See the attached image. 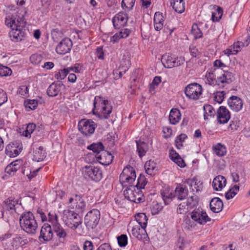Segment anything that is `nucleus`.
Masks as SVG:
<instances>
[{"instance_id":"f257e3e1","label":"nucleus","mask_w":250,"mask_h":250,"mask_svg":"<svg viewBox=\"0 0 250 250\" xmlns=\"http://www.w3.org/2000/svg\"><path fill=\"white\" fill-rule=\"evenodd\" d=\"M20 224L21 229L28 234H36L38 225L32 212H23L20 217Z\"/></svg>"},{"instance_id":"f03ea898","label":"nucleus","mask_w":250,"mask_h":250,"mask_svg":"<svg viewBox=\"0 0 250 250\" xmlns=\"http://www.w3.org/2000/svg\"><path fill=\"white\" fill-rule=\"evenodd\" d=\"M214 77L213 79H207L208 84L217 88H223L232 83L235 78L234 75L228 70L223 71V73L220 75L213 74Z\"/></svg>"},{"instance_id":"7ed1b4c3","label":"nucleus","mask_w":250,"mask_h":250,"mask_svg":"<svg viewBox=\"0 0 250 250\" xmlns=\"http://www.w3.org/2000/svg\"><path fill=\"white\" fill-rule=\"evenodd\" d=\"M161 195L165 205H168L175 197L179 200L186 199L188 195V189L185 185L179 184L173 193L165 190L161 192Z\"/></svg>"},{"instance_id":"20e7f679","label":"nucleus","mask_w":250,"mask_h":250,"mask_svg":"<svg viewBox=\"0 0 250 250\" xmlns=\"http://www.w3.org/2000/svg\"><path fill=\"white\" fill-rule=\"evenodd\" d=\"M63 221L67 227L75 230L81 225L83 219L77 213L68 210L64 212Z\"/></svg>"},{"instance_id":"39448f33","label":"nucleus","mask_w":250,"mask_h":250,"mask_svg":"<svg viewBox=\"0 0 250 250\" xmlns=\"http://www.w3.org/2000/svg\"><path fill=\"white\" fill-rule=\"evenodd\" d=\"M83 174L85 179L96 183L100 181L103 176L102 169L93 165L83 167Z\"/></svg>"},{"instance_id":"423d86ee","label":"nucleus","mask_w":250,"mask_h":250,"mask_svg":"<svg viewBox=\"0 0 250 250\" xmlns=\"http://www.w3.org/2000/svg\"><path fill=\"white\" fill-rule=\"evenodd\" d=\"M124 195L125 199L137 204L142 203L145 200L142 190L134 186L126 188L124 191Z\"/></svg>"},{"instance_id":"0eeeda50","label":"nucleus","mask_w":250,"mask_h":250,"mask_svg":"<svg viewBox=\"0 0 250 250\" xmlns=\"http://www.w3.org/2000/svg\"><path fill=\"white\" fill-rule=\"evenodd\" d=\"M136 178L134 169L129 166L125 167L120 175V181L124 187L131 188Z\"/></svg>"},{"instance_id":"6e6552de","label":"nucleus","mask_w":250,"mask_h":250,"mask_svg":"<svg viewBox=\"0 0 250 250\" xmlns=\"http://www.w3.org/2000/svg\"><path fill=\"white\" fill-rule=\"evenodd\" d=\"M161 62L165 68H171L183 64L185 58L183 57H176L169 53H166L162 57Z\"/></svg>"},{"instance_id":"1a4fd4ad","label":"nucleus","mask_w":250,"mask_h":250,"mask_svg":"<svg viewBox=\"0 0 250 250\" xmlns=\"http://www.w3.org/2000/svg\"><path fill=\"white\" fill-rule=\"evenodd\" d=\"M100 219V212L97 209L89 211L85 216L84 221L87 229L95 228L99 223Z\"/></svg>"},{"instance_id":"9d476101","label":"nucleus","mask_w":250,"mask_h":250,"mask_svg":"<svg viewBox=\"0 0 250 250\" xmlns=\"http://www.w3.org/2000/svg\"><path fill=\"white\" fill-rule=\"evenodd\" d=\"M202 90V86L200 84L194 83L188 84L185 87L184 92L189 99L197 100L200 98Z\"/></svg>"},{"instance_id":"9b49d317","label":"nucleus","mask_w":250,"mask_h":250,"mask_svg":"<svg viewBox=\"0 0 250 250\" xmlns=\"http://www.w3.org/2000/svg\"><path fill=\"white\" fill-rule=\"evenodd\" d=\"M96 126V124L91 119H83L78 124L79 130L85 136L93 134Z\"/></svg>"},{"instance_id":"f8f14e48","label":"nucleus","mask_w":250,"mask_h":250,"mask_svg":"<svg viewBox=\"0 0 250 250\" xmlns=\"http://www.w3.org/2000/svg\"><path fill=\"white\" fill-rule=\"evenodd\" d=\"M191 218L195 222L201 225L210 221V218L208 217L206 212L201 208L194 209L191 212Z\"/></svg>"},{"instance_id":"ddd939ff","label":"nucleus","mask_w":250,"mask_h":250,"mask_svg":"<svg viewBox=\"0 0 250 250\" xmlns=\"http://www.w3.org/2000/svg\"><path fill=\"white\" fill-rule=\"evenodd\" d=\"M53 229L49 224L44 223L41 228L39 240L41 242H49L51 241L53 236Z\"/></svg>"},{"instance_id":"4468645a","label":"nucleus","mask_w":250,"mask_h":250,"mask_svg":"<svg viewBox=\"0 0 250 250\" xmlns=\"http://www.w3.org/2000/svg\"><path fill=\"white\" fill-rule=\"evenodd\" d=\"M72 45L71 40L68 38H65L56 46V51L59 54L64 55L70 51Z\"/></svg>"},{"instance_id":"2eb2a0df","label":"nucleus","mask_w":250,"mask_h":250,"mask_svg":"<svg viewBox=\"0 0 250 250\" xmlns=\"http://www.w3.org/2000/svg\"><path fill=\"white\" fill-rule=\"evenodd\" d=\"M87 148L92 150L93 152L92 153H89L87 156V159L89 157L93 158V160L91 161L89 160V162L92 163L95 162V158L96 159L97 156H99L100 154L104 151V146L101 142H98L97 143H93L89 145L87 147Z\"/></svg>"},{"instance_id":"dca6fc26","label":"nucleus","mask_w":250,"mask_h":250,"mask_svg":"<svg viewBox=\"0 0 250 250\" xmlns=\"http://www.w3.org/2000/svg\"><path fill=\"white\" fill-rule=\"evenodd\" d=\"M99 101L101 102V104L102 106V113L103 115L104 119H107L112 112V107L110 104L109 101L107 100H104L102 97L100 96H96L95 97L94 102V105H95L96 102Z\"/></svg>"},{"instance_id":"f3484780","label":"nucleus","mask_w":250,"mask_h":250,"mask_svg":"<svg viewBox=\"0 0 250 250\" xmlns=\"http://www.w3.org/2000/svg\"><path fill=\"white\" fill-rule=\"evenodd\" d=\"M12 28L9 33L11 40L15 42L22 41L25 36V29L22 28L18 27V25Z\"/></svg>"},{"instance_id":"a211bd4d","label":"nucleus","mask_w":250,"mask_h":250,"mask_svg":"<svg viewBox=\"0 0 250 250\" xmlns=\"http://www.w3.org/2000/svg\"><path fill=\"white\" fill-rule=\"evenodd\" d=\"M128 20L127 14L124 12H119L112 19V22L116 28H120L126 25Z\"/></svg>"},{"instance_id":"6ab92c4d","label":"nucleus","mask_w":250,"mask_h":250,"mask_svg":"<svg viewBox=\"0 0 250 250\" xmlns=\"http://www.w3.org/2000/svg\"><path fill=\"white\" fill-rule=\"evenodd\" d=\"M228 104L231 110L238 112L242 108L243 102L239 97L232 96L228 100Z\"/></svg>"},{"instance_id":"aec40b11","label":"nucleus","mask_w":250,"mask_h":250,"mask_svg":"<svg viewBox=\"0 0 250 250\" xmlns=\"http://www.w3.org/2000/svg\"><path fill=\"white\" fill-rule=\"evenodd\" d=\"M217 114V120L221 124L227 123L230 118L229 111L224 106L219 108Z\"/></svg>"},{"instance_id":"412c9836","label":"nucleus","mask_w":250,"mask_h":250,"mask_svg":"<svg viewBox=\"0 0 250 250\" xmlns=\"http://www.w3.org/2000/svg\"><path fill=\"white\" fill-rule=\"evenodd\" d=\"M64 86L62 82L58 81L50 84L47 88V94L50 97H55L58 95L61 90V88Z\"/></svg>"},{"instance_id":"4be33fe9","label":"nucleus","mask_w":250,"mask_h":250,"mask_svg":"<svg viewBox=\"0 0 250 250\" xmlns=\"http://www.w3.org/2000/svg\"><path fill=\"white\" fill-rule=\"evenodd\" d=\"M100 164L107 166L110 164L113 160V156L108 151H103L99 156L95 159Z\"/></svg>"},{"instance_id":"5701e85b","label":"nucleus","mask_w":250,"mask_h":250,"mask_svg":"<svg viewBox=\"0 0 250 250\" xmlns=\"http://www.w3.org/2000/svg\"><path fill=\"white\" fill-rule=\"evenodd\" d=\"M53 231L56 234L57 237L59 238L60 242L63 243L67 236V233L66 230L59 223L56 224L53 227Z\"/></svg>"},{"instance_id":"b1692460","label":"nucleus","mask_w":250,"mask_h":250,"mask_svg":"<svg viewBox=\"0 0 250 250\" xmlns=\"http://www.w3.org/2000/svg\"><path fill=\"white\" fill-rule=\"evenodd\" d=\"M210 208L211 211L215 213L220 212L223 208L222 201L218 197H214L210 202Z\"/></svg>"},{"instance_id":"393cba45","label":"nucleus","mask_w":250,"mask_h":250,"mask_svg":"<svg viewBox=\"0 0 250 250\" xmlns=\"http://www.w3.org/2000/svg\"><path fill=\"white\" fill-rule=\"evenodd\" d=\"M227 183V180L225 177L218 175L215 177L212 182V187L214 190H219L222 189Z\"/></svg>"},{"instance_id":"a878e982","label":"nucleus","mask_w":250,"mask_h":250,"mask_svg":"<svg viewBox=\"0 0 250 250\" xmlns=\"http://www.w3.org/2000/svg\"><path fill=\"white\" fill-rule=\"evenodd\" d=\"M21 151V148H18L14 144H8L5 147V153L10 157H14L19 155Z\"/></svg>"},{"instance_id":"bb28decb","label":"nucleus","mask_w":250,"mask_h":250,"mask_svg":"<svg viewBox=\"0 0 250 250\" xmlns=\"http://www.w3.org/2000/svg\"><path fill=\"white\" fill-rule=\"evenodd\" d=\"M169 157L170 159L176 163L179 167H184L186 166V164L184 160L173 149L170 150Z\"/></svg>"},{"instance_id":"cd10ccee","label":"nucleus","mask_w":250,"mask_h":250,"mask_svg":"<svg viewBox=\"0 0 250 250\" xmlns=\"http://www.w3.org/2000/svg\"><path fill=\"white\" fill-rule=\"evenodd\" d=\"M227 67L226 65L222 62L220 60H216L214 62L213 66L211 68L212 69V74H218L220 75L223 73V71L226 70L224 68H226Z\"/></svg>"},{"instance_id":"c85d7f7f","label":"nucleus","mask_w":250,"mask_h":250,"mask_svg":"<svg viewBox=\"0 0 250 250\" xmlns=\"http://www.w3.org/2000/svg\"><path fill=\"white\" fill-rule=\"evenodd\" d=\"M181 115L180 111L177 108H172L170 112L169 120L170 123L172 125H176L181 119Z\"/></svg>"},{"instance_id":"c756f323","label":"nucleus","mask_w":250,"mask_h":250,"mask_svg":"<svg viewBox=\"0 0 250 250\" xmlns=\"http://www.w3.org/2000/svg\"><path fill=\"white\" fill-rule=\"evenodd\" d=\"M21 161H16L11 163L5 169V171L10 175H14V173L20 169Z\"/></svg>"},{"instance_id":"7c9ffc66","label":"nucleus","mask_w":250,"mask_h":250,"mask_svg":"<svg viewBox=\"0 0 250 250\" xmlns=\"http://www.w3.org/2000/svg\"><path fill=\"white\" fill-rule=\"evenodd\" d=\"M45 150L42 146H40L33 151V160L37 162H41L45 157Z\"/></svg>"},{"instance_id":"2f4dec72","label":"nucleus","mask_w":250,"mask_h":250,"mask_svg":"<svg viewBox=\"0 0 250 250\" xmlns=\"http://www.w3.org/2000/svg\"><path fill=\"white\" fill-rule=\"evenodd\" d=\"M171 5L175 11L180 14L185 10V3L184 0H171Z\"/></svg>"},{"instance_id":"473e14b6","label":"nucleus","mask_w":250,"mask_h":250,"mask_svg":"<svg viewBox=\"0 0 250 250\" xmlns=\"http://www.w3.org/2000/svg\"><path fill=\"white\" fill-rule=\"evenodd\" d=\"M157 164L151 160L146 162L145 165V168L146 173L149 175H154L155 172L157 171Z\"/></svg>"},{"instance_id":"72a5a7b5","label":"nucleus","mask_w":250,"mask_h":250,"mask_svg":"<svg viewBox=\"0 0 250 250\" xmlns=\"http://www.w3.org/2000/svg\"><path fill=\"white\" fill-rule=\"evenodd\" d=\"M137 144V151L138 153L139 156L142 158L146 155L148 150V147L147 144L142 141H136Z\"/></svg>"},{"instance_id":"f704fd0d","label":"nucleus","mask_w":250,"mask_h":250,"mask_svg":"<svg viewBox=\"0 0 250 250\" xmlns=\"http://www.w3.org/2000/svg\"><path fill=\"white\" fill-rule=\"evenodd\" d=\"M140 227L135 226L132 228L131 230L132 235L139 240H142L143 238L146 237L145 233L146 232L145 229H140Z\"/></svg>"},{"instance_id":"c9c22d12","label":"nucleus","mask_w":250,"mask_h":250,"mask_svg":"<svg viewBox=\"0 0 250 250\" xmlns=\"http://www.w3.org/2000/svg\"><path fill=\"white\" fill-rule=\"evenodd\" d=\"M12 241L13 245H11L8 248L10 250H14L15 249H17L19 246L25 245L27 242V239H25L21 236H17L13 238Z\"/></svg>"},{"instance_id":"e433bc0d","label":"nucleus","mask_w":250,"mask_h":250,"mask_svg":"<svg viewBox=\"0 0 250 250\" xmlns=\"http://www.w3.org/2000/svg\"><path fill=\"white\" fill-rule=\"evenodd\" d=\"M135 219L139 224V227L142 229H145L147 225L148 219L145 213H139L135 216Z\"/></svg>"},{"instance_id":"4c0bfd02","label":"nucleus","mask_w":250,"mask_h":250,"mask_svg":"<svg viewBox=\"0 0 250 250\" xmlns=\"http://www.w3.org/2000/svg\"><path fill=\"white\" fill-rule=\"evenodd\" d=\"M213 7L214 9H216V12L212 13V21L213 22L218 21L222 18L223 9L222 7L216 5H213Z\"/></svg>"},{"instance_id":"58836bf2","label":"nucleus","mask_w":250,"mask_h":250,"mask_svg":"<svg viewBox=\"0 0 250 250\" xmlns=\"http://www.w3.org/2000/svg\"><path fill=\"white\" fill-rule=\"evenodd\" d=\"M213 149L214 153L219 157L224 156L227 153L226 146L221 143H218L215 146H213Z\"/></svg>"},{"instance_id":"ea45409f","label":"nucleus","mask_w":250,"mask_h":250,"mask_svg":"<svg viewBox=\"0 0 250 250\" xmlns=\"http://www.w3.org/2000/svg\"><path fill=\"white\" fill-rule=\"evenodd\" d=\"M204 119L207 120L208 117H213L215 114V111L213 107L210 104H205L204 106Z\"/></svg>"},{"instance_id":"a19ab883","label":"nucleus","mask_w":250,"mask_h":250,"mask_svg":"<svg viewBox=\"0 0 250 250\" xmlns=\"http://www.w3.org/2000/svg\"><path fill=\"white\" fill-rule=\"evenodd\" d=\"M239 190V186L235 185L225 193V198L227 200H229L233 198Z\"/></svg>"},{"instance_id":"79ce46f5","label":"nucleus","mask_w":250,"mask_h":250,"mask_svg":"<svg viewBox=\"0 0 250 250\" xmlns=\"http://www.w3.org/2000/svg\"><path fill=\"white\" fill-rule=\"evenodd\" d=\"M75 201H76V208L78 210L79 212H83L85 204L83 200L82 199L81 195L75 194Z\"/></svg>"},{"instance_id":"37998d69","label":"nucleus","mask_w":250,"mask_h":250,"mask_svg":"<svg viewBox=\"0 0 250 250\" xmlns=\"http://www.w3.org/2000/svg\"><path fill=\"white\" fill-rule=\"evenodd\" d=\"M27 11L25 10V9H24L23 10V14H22L21 16L19 15L18 16L17 19V23H15L14 26H16L18 25V27H21L24 28V27L25 26L26 24V21H25V19L24 18L25 15L27 14Z\"/></svg>"},{"instance_id":"c03bdc74","label":"nucleus","mask_w":250,"mask_h":250,"mask_svg":"<svg viewBox=\"0 0 250 250\" xmlns=\"http://www.w3.org/2000/svg\"><path fill=\"white\" fill-rule=\"evenodd\" d=\"M199 198L196 195L193 194L188 198L186 204L189 208H192L198 204Z\"/></svg>"},{"instance_id":"a18cd8bd","label":"nucleus","mask_w":250,"mask_h":250,"mask_svg":"<svg viewBox=\"0 0 250 250\" xmlns=\"http://www.w3.org/2000/svg\"><path fill=\"white\" fill-rule=\"evenodd\" d=\"M130 65V61L128 59H126L125 58V61L124 62H121V65L119 66L120 77H122V76L125 73L126 71L128 69Z\"/></svg>"},{"instance_id":"49530a36","label":"nucleus","mask_w":250,"mask_h":250,"mask_svg":"<svg viewBox=\"0 0 250 250\" xmlns=\"http://www.w3.org/2000/svg\"><path fill=\"white\" fill-rule=\"evenodd\" d=\"M25 106L27 111L35 109L38 104V101L36 100H27L25 101Z\"/></svg>"},{"instance_id":"de8ad7c7","label":"nucleus","mask_w":250,"mask_h":250,"mask_svg":"<svg viewBox=\"0 0 250 250\" xmlns=\"http://www.w3.org/2000/svg\"><path fill=\"white\" fill-rule=\"evenodd\" d=\"M41 168L37 169L36 170H34L33 171H31L30 168H25L22 170V172L24 175L27 176L28 178L31 180L32 178H34L37 175L39 171Z\"/></svg>"},{"instance_id":"09e8293b","label":"nucleus","mask_w":250,"mask_h":250,"mask_svg":"<svg viewBox=\"0 0 250 250\" xmlns=\"http://www.w3.org/2000/svg\"><path fill=\"white\" fill-rule=\"evenodd\" d=\"M136 0H123L121 3L123 9L130 11L134 7Z\"/></svg>"},{"instance_id":"8fccbe9b","label":"nucleus","mask_w":250,"mask_h":250,"mask_svg":"<svg viewBox=\"0 0 250 250\" xmlns=\"http://www.w3.org/2000/svg\"><path fill=\"white\" fill-rule=\"evenodd\" d=\"M163 206L161 203H159L157 202H153L152 207H151V213L153 215L157 214L159 212L162 210Z\"/></svg>"},{"instance_id":"3c124183","label":"nucleus","mask_w":250,"mask_h":250,"mask_svg":"<svg viewBox=\"0 0 250 250\" xmlns=\"http://www.w3.org/2000/svg\"><path fill=\"white\" fill-rule=\"evenodd\" d=\"M147 181L146 178L144 175L140 174L137 180V183L135 186L136 188H139L141 190L144 188Z\"/></svg>"},{"instance_id":"603ef678","label":"nucleus","mask_w":250,"mask_h":250,"mask_svg":"<svg viewBox=\"0 0 250 250\" xmlns=\"http://www.w3.org/2000/svg\"><path fill=\"white\" fill-rule=\"evenodd\" d=\"M191 32L195 39L201 38L203 36V33L197 24L192 25Z\"/></svg>"},{"instance_id":"864d4df0","label":"nucleus","mask_w":250,"mask_h":250,"mask_svg":"<svg viewBox=\"0 0 250 250\" xmlns=\"http://www.w3.org/2000/svg\"><path fill=\"white\" fill-rule=\"evenodd\" d=\"M69 71L67 68L60 70L55 75V78L58 80H62L64 79L68 74Z\"/></svg>"},{"instance_id":"5fc2aeb1","label":"nucleus","mask_w":250,"mask_h":250,"mask_svg":"<svg viewBox=\"0 0 250 250\" xmlns=\"http://www.w3.org/2000/svg\"><path fill=\"white\" fill-rule=\"evenodd\" d=\"M36 127L35 124L30 123L27 125L26 130L23 132V135L26 137H30L31 134L34 131Z\"/></svg>"},{"instance_id":"6e6d98bb","label":"nucleus","mask_w":250,"mask_h":250,"mask_svg":"<svg viewBox=\"0 0 250 250\" xmlns=\"http://www.w3.org/2000/svg\"><path fill=\"white\" fill-rule=\"evenodd\" d=\"M12 73V71L10 68L0 64V76H10Z\"/></svg>"},{"instance_id":"4d7b16f0","label":"nucleus","mask_w":250,"mask_h":250,"mask_svg":"<svg viewBox=\"0 0 250 250\" xmlns=\"http://www.w3.org/2000/svg\"><path fill=\"white\" fill-rule=\"evenodd\" d=\"M118 243L120 247H125L127 244V237L125 234H121L117 237Z\"/></svg>"},{"instance_id":"13d9d810","label":"nucleus","mask_w":250,"mask_h":250,"mask_svg":"<svg viewBox=\"0 0 250 250\" xmlns=\"http://www.w3.org/2000/svg\"><path fill=\"white\" fill-rule=\"evenodd\" d=\"M5 204L7 206V209H15V207L18 204V201L15 200L14 198L10 197L8 198L5 202Z\"/></svg>"},{"instance_id":"bf43d9fd","label":"nucleus","mask_w":250,"mask_h":250,"mask_svg":"<svg viewBox=\"0 0 250 250\" xmlns=\"http://www.w3.org/2000/svg\"><path fill=\"white\" fill-rule=\"evenodd\" d=\"M188 207L185 203H182L178 205L177 212L178 214H184L188 211Z\"/></svg>"},{"instance_id":"052dcab7","label":"nucleus","mask_w":250,"mask_h":250,"mask_svg":"<svg viewBox=\"0 0 250 250\" xmlns=\"http://www.w3.org/2000/svg\"><path fill=\"white\" fill-rule=\"evenodd\" d=\"M17 93L21 95L22 97H28L29 93L28 86L26 85L20 86L18 89Z\"/></svg>"},{"instance_id":"680f3d73","label":"nucleus","mask_w":250,"mask_h":250,"mask_svg":"<svg viewBox=\"0 0 250 250\" xmlns=\"http://www.w3.org/2000/svg\"><path fill=\"white\" fill-rule=\"evenodd\" d=\"M225 94L226 92L225 91L217 92L214 97V101L219 104L222 103L225 98Z\"/></svg>"},{"instance_id":"e2e57ef3","label":"nucleus","mask_w":250,"mask_h":250,"mask_svg":"<svg viewBox=\"0 0 250 250\" xmlns=\"http://www.w3.org/2000/svg\"><path fill=\"white\" fill-rule=\"evenodd\" d=\"M48 221L52 223V227L54 226L56 224H58V218L55 212H49L48 214Z\"/></svg>"},{"instance_id":"0e129e2a","label":"nucleus","mask_w":250,"mask_h":250,"mask_svg":"<svg viewBox=\"0 0 250 250\" xmlns=\"http://www.w3.org/2000/svg\"><path fill=\"white\" fill-rule=\"evenodd\" d=\"M5 23L8 26L11 28H13V25H15V21L13 15H8L6 16L5 20Z\"/></svg>"},{"instance_id":"69168bd1","label":"nucleus","mask_w":250,"mask_h":250,"mask_svg":"<svg viewBox=\"0 0 250 250\" xmlns=\"http://www.w3.org/2000/svg\"><path fill=\"white\" fill-rule=\"evenodd\" d=\"M241 45L242 46H247L250 43V35L246 33L241 37Z\"/></svg>"},{"instance_id":"338daca9","label":"nucleus","mask_w":250,"mask_h":250,"mask_svg":"<svg viewBox=\"0 0 250 250\" xmlns=\"http://www.w3.org/2000/svg\"><path fill=\"white\" fill-rule=\"evenodd\" d=\"M239 127V124L236 121H231L228 127V130L232 131H235Z\"/></svg>"},{"instance_id":"774afa93","label":"nucleus","mask_w":250,"mask_h":250,"mask_svg":"<svg viewBox=\"0 0 250 250\" xmlns=\"http://www.w3.org/2000/svg\"><path fill=\"white\" fill-rule=\"evenodd\" d=\"M154 21L164 22V19L163 14L160 12H156L154 16Z\"/></svg>"}]
</instances>
